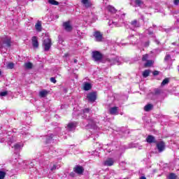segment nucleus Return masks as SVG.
<instances>
[{
  "mask_svg": "<svg viewBox=\"0 0 179 179\" xmlns=\"http://www.w3.org/2000/svg\"><path fill=\"white\" fill-rule=\"evenodd\" d=\"M11 41L10 38L5 36L0 38V51L2 48L10 47Z\"/></svg>",
  "mask_w": 179,
  "mask_h": 179,
  "instance_id": "f257e3e1",
  "label": "nucleus"
},
{
  "mask_svg": "<svg viewBox=\"0 0 179 179\" xmlns=\"http://www.w3.org/2000/svg\"><path fill=\"white\" fill-rule=\"evenodd\" d=\"M43 45L44 47L45 51H50L51 48V38L47 36L43 37Z\"/></svg>",
  "mask_w": 179,
  "mask_h": 179,
  "instance_id": "f03ea898",
  "label": "nucleus"
},
{
  "mask_svg": "<svg viewBox=\"0 0 179 179\" xmlns=\"http://www.w3.org/2000/svg\"><path fill=\"white\" fill-rule=\"evenodd\" d=\"M92 59L95 62H99V61H101V59H103V55L97 50L92 52Z\"/></svg>",
  "mask_w": 179,
  "mask_h": 179,
  "instance_id": "7ed1b4c3",
  "label": "nucleus"
},
{
  "mask_svg": "<svg viewBox=\"0 0 179 179\" xmlns=\"http://www.w3.org/2000/svg\"><path fill=\"white\" fill-rule=\"evenodd\" d=\"M105 62L106 64H108V65H120V58L118 57H113V58H107L105 60Z\"/></svg>",
  "mask_w": 179,
  "mask_h": 179,
  "instance_id": "20e7f679",
  "label": "nucleus"
},
{
  "mask_svg": "<svg viewBox=\"0 0 179 179\" xmlns=\"http://www.w3.org/2000/svg\"><path fill=\"white\" fill-rule=\"evenodd\" d=\"M87 99L90 103H94L97 99V94H96V92H90L87 95Z\"/></svg>",
  "mask_w": 179,
  "mask_h": 179,
  "instance_id": "39448f33",
  "label": "nucleus"
},
{
  "mask_svg": "<svg viewBox=\"0 0 179 179\" xmlns=\"http://www.w3.org/2000/svg\"><path fill=\"white\" fill-rule=\"evenodd\" d=\"M94 37L95 38V41H97L98 43H101V41H103V34L99 31L94 32Z\"/></svg>",
  "mask_w": 179,
  "mask_h": 179,
  "instance_id": "423d86ee",
  "label": "nucleus"
},
{
  "mask_svg": "<svg viewBox=\"0 0 179 179\" xmlns=\"http://www.w3.org/2000/svg\"><path fill=\"white\" fill-rule=\"evenodd\" d=\"M80 2L86 9H89V8L93 6V3L90 0H80Z\"/></svg>",
  "mask_w": 179,
  "mask_h": 179,
  "instance_id": "0eeeda50",
  "label": "nucleus"
},
{
  "mask_svg": "<svg viewBox=\"0 0 179 179\" xmlns=\"http://www.w3.org/2000/svg\"><path fill=\"white\" fill-rule=\"evenodd\" d=\"M81 116L83 118H89V117H90V108H86L83 109L81 113Z\"/></svg>",
  "mask_w": 179,
  "mask_h": 179,
  "instance_id": "6e6552de",
  "label": "nucleus"
},
{
  "mask_svg": "<svg viewBox=\"0 0 179 179\" xmlns=\"http://www.w3.org/2000/svg\"><path fill=\"white\" fill-rule=\"evenodd\" d=\"M157 148L159 153H162V152H163L166 148V144L163 141H160L157 143Z\"/></svg>",
  "mask_w": 179,
  "mask_h": 179,
  "instance_id": "1a4fd4ad",
  "label": "nucleus"
},
{
  "mask_svg": "<svg viewBox=\"0 0 179 179\" xmlns=\"http://www.w3.org/2000/svg\"><path fill=\"white\" fill-rule=\"evenodd\" d=\"M75 173L77 174H83V171H85V169H83V166L77 165L74 169H73Z\"/></svg>",
  "mask_w": 179,
  "mask_h": 179,
  "instance_id": "9d476101",
  "label": "nucleus"
},
{
  "mask_svg": "<svg viewBox=\"0 0 179 179\" xmlns=\"http://www.w3.org/2000/svg\"><path fill=\"white\" fill-rule=\"evenodd\" d=\"M130 25L132 29L141 27V22H139V21H137L136 20H134L130 22Z\"/></svg>",
  "mask_w": 179,
  "mask_h": 179,
  "instance_id": "9b49d317",
  "label": "nucleus"
},
{
  "mask_svg": "<svg viewBox=\"0 0 179 179\" xmlns=\"http://www.w3.org/2000/svg\"><path fill=\"white\" fill-rule=\"evenodd\" d=\"M104 166H107L108 167L113 166L114 164V159L113 158H108L106 161L103 162Z\"/></svg>",
  "mask_w": 179,
  "mask_h": 179,
  "instance_id": "f8f14e48",
  "label": "nucleus"
},
{
  "mask_svg": "<svg viewBox=\"0 0 179 179\" xmlns=\"http://www.w3.org/2000/svg\"><path fill=\"white\" fill-rule=\"evenodd\" d=\"M63 27L66 31H72V26L69 22H64L63 24Z\"/></svg>",
  "mask_w": 179,
  "mask_h": 179,
  "instance_id": "ddd939ff",
  "label": "nucleus"
},
{
  "mask_svg": "<svg viewBox=\"0 0 179 179\" xmlns=\"http://www.w3.org/2000/svg\"><path fill=\"white\" fill-rule=\"evenodd\" d=\"M31 40L34 48H38V38H37V36H33Z\"/></svg>",
  "mask_w": 179,
  "mask_h": 179,
  "instance_id": "4468645a",
  "label": "nucleus"
},
{
  "mask_svg": "<svg viewBox=\"0 0 179 179\" xmlns=\"http://www.w3.org/2000/svg\"><path fill=\"white\" fill-rule=\"evenodd\" d=\"M109 113L112 115H118V107L114 106L110 108L109 110Z\"/></svg>",
  "mask_w": 179,
  "mask_h": 179,
  "instance_id": "2eb2a0df",
  "label": "nucleus"
},
{
  "mask_svg": "<svg viewBox=\"0 0 179 179\" xmlns=\"http://www.w3.org/2000/svg\"><path fill=\"white\" fill-rule=\"evenodd\" d=\"M76 128V123L70 122L68 124L66 129L67 131H74Z\"/></svg>",
  "mask_w": 179,
  "mask_h": 179,
  "instance_id": "dca6fc26",
  "label": "nucleus"
},
{
  "mask_svg": "<svg viewBox=\"0 0 179 179\" xmlns=\"http://www.w3.org/2000/svg\"><path fill=\"white\" fill-rule=\"evenodd\" d=\"M146 141L148 142V143H155L156 138H155V136H153L152 135H149L146 138Z\"/></svg>",
  "mask_w": 179,
  "mask_h": 179,
  "instance_id": "f3484780",
  "label": "nucleus"
},
{
  "mask_svg": "<svg viewBox=\"0 0 179 179\" xmlns=\"http://www.w3.org/2000/svg\"><path fill=\"white\" fill-rule=\"evenodd\" d=\"M88 124L86 127H90V128H96V122L93 120V119H88L87 120Z\"/></svg>",
  "mask_w": 179,
  "mask_h": 179,
  "instance_id": "a211bd4d",
  "label": "nucleus"
},
{
  "mask_svg": "<svg viewBox=\"0 0 179 179\" xmlns=\"http://www.w3.org/2000/svg\"><path fill=\"white\" fill-rule=\"evenodd\" d=\"M57 134H50L46 136V143H51L52 142V138L56 136Z\"/></svg>",
  "mask_w": 179,
  "mask_h": 179,
  "instance_id": "6ab92c4d",
  "label": "nucleus"
},
{
  "mask_svg": "<svg viewBox=\"0 0 179 179\" xmlns=\"http://www.w3.org/2000/svg\"><path fill=\"white\" fill-rule=\"evenodd\" d=\"M150 29H152V27L145 29V33H148V34L150 36V37H152V38H156V35H155V33H153V31L150 30Z\"/></svg>",
  "mask_w": 179,
  "mask_h": 179,
  "instance_id": "aec40b11",
  "label": "nucleus"
},
{
  "mask_svg": "<svg viewBox=\"0 0 179 179\" xmlns=\"http://www.w3.org/2000/svg\"><path fill=\"white\" fill-rule=\"evenodd\" d=\"M35 29L36 31H41L43 30V27L41 26V22L38 21L35 24Z\"/></svg>",
  "mask_w": 179,
  "mask_h": 179,
  "instance_id": "412c9836",
  "label": "nucleus"
},
{
  "mask_svg": "<svg viewBox=\"0 0 179 179\" xmlns=\"http://www.w3.org/2000/svg\"><path fill=\"white\" fill-rule=\"evenodd\" d=\"M49 92L46 90H43L39 92V96L44 98L48 94Z\"/></svg>",
  "mask_w": 179,
  "mask_h": 179,
  "instance_id": "4be33fe9",
  "label": "nucleus"
},
{
  "mask_svg": "<svg viewBox=\"0 0 179 179\" xmlns=\"http://www.w3.org/2000/svg\"><path fill=\"white\" fill-rule=\"evenodd\" d=\"M106 9L110 13H116L117 12V9H115V8L113 7L112 6H108Z\"/></svg>",
  "mask_w": 179,
  "mask_h": 179,
  "instance_id": "5701e85b",
  "label": "nucleus"
},
{
  "mask_svg": "<svg viewBox=\"0 0 179 179\" xmlns=\"http://www.w3.org/2000/svg\"><path fill=\"white\" fill-rule=\"evenodd\" d=\"M83 89L85 91L90 90V89H92V84L89 83H85Z\"/></svg>",
  "mask_w": 179,
  "mask_h": 179,
  "instance_id": "b1692460",
  "label": "nucleus"
},
{
  "mask_svg": "<svg viewBox=\"0 0 179 179\" xmlns=\"http://www.w3.org/2000/svg\"><path fill=\"white\" fill-rule=\"evenodd\" d=\"M152 65H153V60H147L144 64V66L145 68H150V66H152Z\"/></svg>",
  "mask_w": 179,
  "mask_h": 179,
  "instance_id": "393cba45",
  "label": "nucleus"
},
{
  "mask_svg": "<svg viewBox=\"0 0 179 179\" xmlns=\"http://www.w3.org/2000/svg\"><path fill=\"white\" fill-rule=\"evenodd\" d=\"M152 108H153V105L149 103L147 104L145 107H144V110L147 112L150 111V110H152Z\"/></svg>",
  "mask_w": 179,
  "mask_h": 179,
  "instance_id": "a878e982",
  "label": "nucleus"
},
{
  "mask_svg": "<svg viewBox=\"0 0 179 179\" xmlns=\"http://www.w3.org/2000/svg\"><path fill=\"white\" fill-rule=\"evenodd\" d=\"M150 75V70L148 69V70H145L143 72V78H148V76H149Z\"/></svg>",
  "mask_w": 179,
  "mask_h": 179,
  "instance_id": "bb28decb",
  "label": "nucleus"
},
{
  "mask_svg": "<svg viewBox=\"0 0 179 179\" xmlns=\"http://www.w3.org/2000/svg\"><path fill=\"white\" fill-rule=\"evenodd\" d=\"M169 82H170V78H166L163 80L162 83H161V86H166V85H169Z\"/></svg>",
  "mask_w": 179,
  "mask_h": 179,
  "instance_id": "cd10ccee",
  "label": "nucleus"
},
{
  "mask_svg": "<svg viewBox=\"0 0 179 179\" xmlns=\"http://www.w3.org/2000/svg\"><path fill=\"white\" fill-rule=\"evenodd\" d=\"M22 148H23V144L22 143H17L14 145V149H15V150H20V149Z\"/></svg>",
  "mask_w": 179,
  "mask_h": 179,
  "instance_id": "c85d7f7f",
  "label": "nucleus"
},
{
  "mask_svg": "<svg viewBox=\"0 0 179 179\" xmlns=\"http://www.w3.org/2000/svg\"><path fill=\"white\" fill-rule=\"evenodd\" d=\"M24 66L26 69H31V68H33V64L30 62L25 63Z\"/></svg>",
  "mask_w": 179,
  "mask_h": 179,
  "instance_id": "c756f323",
  "label": "nucleus"
},
{
  "mask_svg": "<svg viewBox=\"0 0 179 179\" xmlns=\"http://www.w3.org/2000/svg\"><path fill=\"white\" fill-rule=\"evenodd\" d=\"M48 3H50V5H59V3H58V1H55V0H48Z\"/></svg>",
  "mask_w": 179,
  "mask_h": 179,
  "instance_id": "7c9ffc66",
  "label": "nucleus"
},
{
  "mask_svg": "<svg viewBox=\"0 0 179 179\" xmlns=\"http://www.w3.org/2000/svg\"><path fill=\"white\" fill-rule=\"evenodd\" d=\"M7 68L8 69H13V68H15V64H13V62H10L7 64Z\"/></svg>",
  "mask_w": 179,
  "mask_h": 179,
  "instance_id": "2f4dec72",
  "label": "nucleus"
},
{
  "mask_svg": "<svg viewBox=\"0 0 179 179\" xmlns=\"http://www.w3.org/2000/svg\"><path fill=\"white\" fill-rule=\"evenodd\" d=\"M5 176H6V172L3 171H0V179H4Z\"/></svg>",
  "mask_w": 179,
  "mask_h": 179,
  "instance_id": "473e14b6",
  "label": "nucleus"
},
{
  "mask_svg": "<svg viewBox=\"0 0 179 179\" xmlns=\"http://www.w3.org/2000/svg\"><path fill=\"white\" fill-rule=\"evenodd\" d=\"M148 59H149V55H148V54L143 55L142 57V61L146 62V61H148Z\"/></svg>",
  "mask_w": 179,
  "mask_h": 179,
  "instance_id": "72a5a7b5",
  "label": "nucleus"
},
{
  "mask_svg": "<svg viewBox=\"0 0 179 179\" xmlns=\"http://www.w3.org/2000/svg\"><path fill=\"white\" fill-rule=\"evenodd\" d=\"M135 3L136 5H137V6H141V5L143 3V2H142V0H136Z\"/></svg>",
  "mask_w": 179,
  "mask_h": 179,
  "instance_id": "f704fd0d",
  "label": "nucleus"
},
{
  "mask_svg": "<svg viewBox=\"0 0 179 179\" xmlns=\"http://www.w3.org/2000/svg\"><path fill=\"white\" fill-rule=\"evenodd\" d=\"M177 178V176L175 175V173H170L169 175V179H176Z\"/></svg>",
  "mask_w": 179,
  "mask_h": 179,
  "instance_id": "c9c22d12",
  "label": "nucleus"
},
{
  "mask_svg": "<svg viewBox=\"0 0 179 179\" xmlns=\"http://www.w3.org/2000/svg\"><path fill=\"white\" fill-rule=\"evenodd\" d=\"M171 58V56L170 55H166L164 58V61H169Z\"/></svg>",
  "mask_w": 179,
  "mask_h": 179,
  "instance_id": "e433bc0d",
  "label": "nucleus"
},
{
  "mask_svg": "<svg viewBox=\"0 0 179 179\" xmlns=\"http://www.w3.org/2000/svg\"><path fill=\"white\" fill-rule=\"evenodd\" d=\"M7 94H8L7 91L2 92L0 93V96H1L2 97L6 96Z\"/></svg>",
  "mask_w": 179,
  "mask_h": 179,
  "instance_id": "4c0bfd02",
  "label": "nucleus"
},
{
  "mask_svg": "<svg viewBox=\"0 0 179 179\" xmlns=\"http://www.w3.org/2000/svg\"><path fill=\"white\" fill-rule=\"evenodd\" d=\"M13 136H12L11 138L10 137V140H8V145H10V143H13Z\"/></svg>",
  "mask_w": 179,
  "mask_h": 179,
  "instance_id": "58836bf2",
  "label": "nucleus"
},
{
  "mask_svg": "<svg viewBox=\"0 0 179 179\" xmlns=\"http://www.w3.org/2000/svg\"><path fill=\"white\" fill-rule=\"evenodd\" d=\"M50 82H52V83H57V80H55V78L52 77L50 78Z\"/></svg>",
  "mask_w": 179,
  "mask_h": 179,
  "instance_id": "ea45409f",
  "label": "nucleus"
},
{
  "mask_svg": "<svg viewBox=\"0 0 179 179\" xmlns=\"http://www.w3.org/2000/svg\"><path fill=\"white\" fill-rule=\"evenodd\" d=\"M152 75H154V76H157V75H159V71H153Z\"/></svg>",
  "mask_w": 179,
  "mask_h": 179,
  "instance_id": "a19ab883",
  "label": "nucleus"
},
{
  "mask_svg": "<svg viewBox=\"0 0 179 179\" xmlns=\"http://www.w3.org/2000/svg\"><path fill=\"white\" fill-rule=\"evenodd\" d=\"M51 171H54V170H57V165H53V166L50 169Z\"/></svg>",
  "mask_w": 179,
  "mask_h": 179,
  "instance_id": "79ce46f5",
  "label": "nucleus"
},
{
  "mask_svg": "<svg viewBox=\"0 0 179 179\" xmlns=\"http://www.w3.org/2000/svg\"><path fill=\"white\" fill-rule=\"evenodd\" d=\"M124 26H125L126 29H132V27L129 26V24H125Z\"/></svg>",
  "mask_w": 179,
  "mask_h": 179,
  "instance_id": "37998d69",
  "label": "nucleus"
},
{
  "mask_svg": "<svg viewBox=\"0 0 179 179\" xmlns=\"http://www.w3.org/2000/svg\"><path fill=\"white\" fill-rule=\"evenodd\" d=\"M161 90H157L156 91H155V94H160V93H161Z\"/></svg>",
  "mask_w": 179,
  "mask_h": 179,
  "instance_id": "c03bdc74",
  "label": "nucleus"
},
{
  "mask_svg": "<svg viewBox=\"0 0 179 179\" xmlns=\"http://www.w3.org/2000/svg\"><path fill=\"white\" fill-rule=\"evenodd\" d=\"M173 3H174V5H178L179 0H174Z\"/></svg>",
  "mask_w": 179,
  "mask_h": 179,
  "instance_id": "a18cd8bd",
  "label": "nucleus"
},
{
  "mask_svg": "<svg viewBox=\"0 0 179 179\" xmlns=\"http://www.w3.org/2000/svg\"><path fill=\"white\" fill-rule=\"evenodd\" d=\"M150 42H149V41L145 42V47H149V44H150Z\"/></svg>",
  "mask_w": 179,
  "mask_h": 179,
  "instance_id": "49530a36",
  "label": "nucleus"
},
{
  "mask_svg": "<svg viewBox=\"0 0 179 179\" xmlns=\"http://www.w3.org/2000/svg\"><path fill=\"white\" fill-rule=\"evenodd\" d=\"M173 45H177V47H179V43H177L176 42L172 43Z\"/></svg>",
  "mask_w": 179,
  "mask_h": 179,
  "instance_id": "de8ad7c7",
  "label": "nucleus"
},
{
  "mask_svg": "<svg viewBox=\"0 0 179 179\" xmlns=\"http://www.w3.org/2000/svg\"><path fill=\"white\" fill-rule=\"evenodd\" d=\"M59 44H62V43H64V40L59 39Z\"/></svg>",
  "mask_w": 179,
  "mask_h": 179,
  "instance_id": "09e8293b",
  "label": "nucleus"
},
{
  "mask_svg": "<svg viewBox=\"0 0 179 179\" xmlns=\"http://www.w3.org/2000/svg\"><path fill=\"white\" fill-rule=\"evenodd\" d=\"M1 143L5 142V138H0Z\"/></svg>",
  "mask_w": 179,
  "mask_h": 179,
  "instance_id": "8fccbe9b",
  "label": "nucleus"
},
{
  "mask_svg": "<svg viewBox=\"0 0 179 179\" xmlns=\"http://www.w3.org/2000/svg\"><path fill=\"white\" fill-rule=\"evenodd\" d=\"M128 38H134V35H131V36H128Z\"/></svg>",
  "mask_w": 179,
  "mask_h": 179,
  "instance_id": "3c124183",
  "label": "nucleus"
},
{
  "mask_svg": "<svg viewBox=\"0 0 179 179\" xmlns=\"http://www.w3.org/2000/svg\"><path fill=\"white\" fill-rule=\"evenodd\" d=\"M78 63V59H74V64H77Z\"/></svg>",
  "mask_w": 179,
  "mask_h": 179,
  "instance_id": "603ef678",
  "label": "nucleus"
},
{
  "mask_svg": "<svg viewBox=\"0 0 179 179\" xmlns=\"http://www.w3.org/2000/svg\"><path fill=\"white\" fill-rule=\"evenodd\" d=\"M156 171H157V170H156V169L153 170V173H156Z\"/></svg>",
  "mask_w": 179,
  "mask_h": 179,
  "instance_id": "864d4df0",
  "label": "nucleus"
},
{
  "mask_svg": "<svg viewBox=\"0 0 179 179\" xmlns=\"http://www.w3.org/2000/svg\"><path fill=\"white\" fill-rule=\"evenodd\" d=\"M155 42H156L157 44H159V41L155 40Z\"/></svg>",
  "mask_w": 179,
  "mask_h": 179,
  "instance_id": "5fc2aeb1",
  "label": "nucleus"
},
{
  "mask_svg": "<svg viewBox=\"0 0 179 179\" xmlns=\"http://www.w3.org/2000/svg\"><path fill=\"white\" fill-rule=\"evenodd\" d=\"M152 27H156V25H155V24H153V25H152Z\"/></svg>",
  "mask_w": 179,
  "mask_h": 179,
  "instance_id": "6e6d98bb",
  "label": "nucleus"
},
{
  "mask_svg": "<svg viewBox=\"0 0 179 179\" xmlns=\"http://www.w3.org/2000/svg\"><path fill=\"white\" fill-rule=\"evenodd\" d=\"M2 75V72L0 71V76Z\"/></svg>",
  "mask_w": 179,
  "mask_h": 179,
  "instance_id": "4d7b16f0",
  "label": "nucleus"
},
{
  "mask_svg": "<svg viewBox=\"0 0 179 179\" xmlns=\"http://www.w3.org/2000/svg\"><path fill=\"white\" fill-rule=\"evenodd\" d=\"M67 56V55H65V57H66Z\"/></svg>",
  "mask_w": 179,
  "mask_h": 179,
  "instance_id": "13d9d810",
  "label": "nucleus"
}]
</instances>
